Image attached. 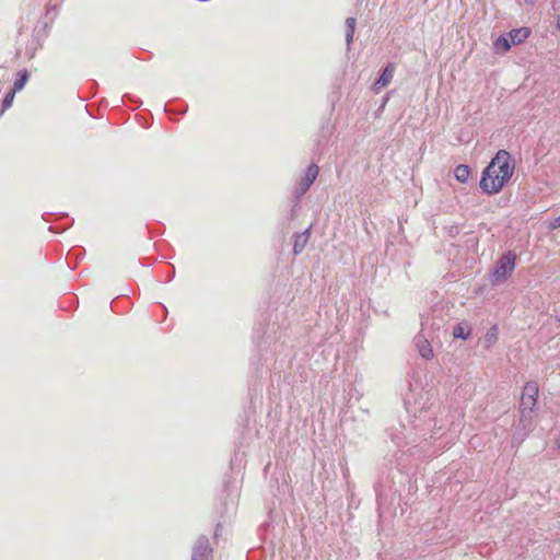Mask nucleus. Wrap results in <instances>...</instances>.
Instances as JSON below:
<instances>
[{
    "label": "nucleus",
    "mask_w": 560,
    "mask_h": 560,
    "mask_svg": "<svg viewBox=\"0 0 560 560\" xmlns=\"http://www.w3.org/2000/svg\"><path fill=\"white\" fill-rule=\"evenodd\" d=\"M515 172V162L506 150H499L481 172L479 187L486 195L501 192L511 182Z\"/></svg>",
    "instance_id": "obj_1"
},
{
    "label": "nucleus",
    "mask_w": 560,
    "mask_h": 560,
    "mask_svg": "<svg viewBox=\"0 0 560 560\" xmlns=\"http://www.w3.org/2000/svg\"><path fill=\"white\" fill-rule=\"evenodd\" d=\"M516 266V255L509 250L504 253L498 260L495 268L491 276L493 284L504 282L513 273Z\"/></svg>",
    "instance_id": "obj_2"
},
{
    "label": "nucleus",
    "mask_w": 560,
    "mask_h": 560,
    "mask_svg": "<svg viewBox=\"0 0 560 560\" xmlns=\"http://www.w3.org/2000/svg\"><path fill=\"white\" fill-rule=\"evenodd\" d=\"M538 395L539 387L536 382L530 381L524 385L520 401V413L522 417H527L534 411Z\"/></svg>",
    "instance_id": "obj_3"
},
{
    "label": "nucleus",
    "mask_w": 560,
    "mask_h": 560,
    "mask_svg": "<svg viewBox=\"0 0 560 560\" xmlns=\"http://www.w3.org/2000/svg\"><path fill=\"white\" fill-rule=\"evenodd\" d=\"M318 173H319V168L316 164H311L307 167L305 175L302 177L300 185H299V194L300 195H304L308 190L311 185L317 178Z\"/></svg>",
    "instance_id": "obj_4"
},
{
    "label": "nucleus",
    "mask_w": 560,
    "mask_h": 560,
    "mask_svg": "<svg viewBox=\"0 0 560 560\" xmlns=\"http://www.w3.org/2000/svg\"><path fill=\"white\" fill-rule=\"evenodd\" d=\"M394 72L395 66L393 63H388L373 85V89L376 93L380 92L381 89L387 86L390 83L394 77Z\"/></svg>",
    "instance_id": "obj_5"
},
{
    "label": "nucleus",
    "mask_w": 560,
    "mask_h": 560,
    "mask_svg": "<svg viewBox=\"0 0 560 560\" xmlns=\"http://www.w3.org/2000/svg\"><path fill=\"white\" fill-rule=\"evenodd\" d=\"M211 551L208 539H201L194 550L192 560H210Z\"/></svg>",
    "instance_id": "obj_6"
},
{
    "label": "nucleus",
    "mask_w": 560,
    "mask_h": 560,
    "mask_svg": "<svg viewBox=\"0 0 560 560\" xmlns=\"http://www.w3.org/2000/svg\"><path fill=\"white\" fill-rule=\"evenodd\" d=\"M529 35H530V30L528 27L524 26V27L512 30L509 33V39L512 45H518V44L525 42Z\"/></svg>",
    "instance_id": "obj_7"
},
{
    "label": "nucleus",
    "mask_w": 560,
    "mask_h": 560,
    "mask_svg": "<svg viewBox=\"0 0 560 560\" xmlns=\"http://www.w3.org/2000/svg\"><path fill=\"white\" fill-rule=\"evenodd\" d=\"M454 175L459 183H466L470 176V168L468 165L459 164L455 167Z\"/></svg>",
    "instance_id": "obj_8"
},
{
    "label": "nucleus",
    "mask_w": 560,
    "mask_h": 560,
    "mask_svg": "<svg viewBox=\"0 0 560 560\" xmlns=\"http://www.w3.org/2000/svg\"><path fill=\"white\" fill-rule=\"evenodd\" d=\"M511 45L512 44H511L509 37H505V36L498 37L495 39V42L493 43V47H494L495 51L499 54L506 52L511 48Z\"/></svg>",
    "instance_id": "obj_9"
},
{
    "label": "nucleus",
    "mask_w": 560,
    "mask_h": 560,
    "mask_svg": "<svg viewBox=\"0 0 560 560\" xmlns=\"http://www.w3.org/2000/svg\"><path fill=\"white\" fill-rule=\"evenodd\" d=\"M28 81V72L23 69L18 72V79L15 80L12 90L20 92Z\"/></svg>",
    "instance_id": "obj_10"
},
{
    "label": "nucleus",
    "mask_w": 560,
    "mask_h": 560,
    "mask_svg": "<svg viewBox=\"0 0 560 560\" xmlns=\"http://www.w3.org/2000/svg\"><path fill=\"white\" fill-rule=\"evenodd\" d=\"M15 94H16V92L14 90H11L7 93V95L4 96V98L2 101V108H1L0 115H2L7 109H9L12 106V104L14 102Z\"/></svg>",
    "instance_id": "obj_11"
},
{
    "label": "nucleus",
    "mask_w": 560,
    "mask_h": 560,
    "mask_svg": "<svg viewBox=\"0 0 560 560\" xmlns=\"http://www.w3.org/2000/svg\"><path fill=\"white\" fill-rule=\"evenodd\" d=\"M419 352H420V355L427 360H430L433 358V349L427 340H423L422 345L419 346Z\"/></svg>",
    "instance_id": "obj_12"
},
{
    "label": "nucleus",
    "mask_w": 560,
    "mask_h": 560,
    "mask_svg": "<svg viewBox=\"0 0 560 560\" xmlns=\"http://www.w3.org/2000/svg\"><path fill=\"white\" fill-rule=\"evenodd\" d=\"M469 334H470V330L466 329V327L463 324L456 325L453 330L454 338L467 339Z\"/></svg>",
    "instance_id": "obj_13"
},
{
    "label": "nucleus",
    "mask_w": 560,
    "mask_h": 560,
    "mask_svg": "<svg viewBox=\"0 0 560 560\" xmlns=\"http://www.w3.org/2000/svg\"><path fill=\"white\" fill-rule=\"evenodd\" d=\"M346 23L348 26V32H347L346 38H347V42L350 43L352 40L353 34H354L357 20L354 18H348Z\"/></svg>",
    "instance_id": "obj_14"
},
{
    "label": "nucleus",
    "mask_w": 560,
    "mask_h": 560,
    "mask_svg": "<svg viewBox=\"0 0 560 560\" xmlns=\"http://www.w3.org/2000/svg\"><path fill=\"white\" fill-rule=\"evenodd\" d=\"M307 237L305 235H299L294 242L293 250L295 254H299L303 250Z\"/></svg>",
    "instance_id": "obj_15"
},
{
    "label": "nucleus",
    "mask_w": 560,
    "mask_h": 560,
    "mask_svg": "<svg viewBox=\"0 0 560 560\" xmlns=\"http://www.w3.org/2000/svg\"><path fill=\"white\" fill-rule=\"evenodd\" d=\"M549 226L551 230L560 228V215L555 218Z\"/></svg>",
    "instance_id": "obj_16"
},
{
    "label": "nucleus",
    "mask_w": 560,
    "mask_h": 560,
    "mask_svg": "<svg viewBox=\"0 0 560 560\" xmlns=\"http://www.w3.org/2000/svg\"><path fill=\"white\" fill-rule=\"evenodd\" d=\"M497 330H498L497 326H493L491 328V331H492L491 337H493L494 339L497 338Z\"/></svg>",
    "instance_id": "obj_17"
},
{
    "label": "nucleus",
    "mask_w": 560,
    "mask_h": 560,
    "mask_svg": "<svg viewBox=\"0 0 560 560\" xmlns=\"http://www.w3.org/2000/svg\"><path fill=\"white\" fill-rule=\"evenodd\" d=\"M557 25H558V27L560 30V16L558 18Z\"/></svg>",
    "instance_id": "obj_18"
},
{
    "label": "nucleus",
    "mask_w": 560,
    "mask_h": 560,
    "mask_svg": "<svg viewBox=\"0 0 560 560\" xmlns=\"http://www.w3.org/2000/svg\"><path fill=\"white\" fill-rule=\"evenodd\" d=\"M558 446H559V448H560V441L558 442Z\"/></svg>",
    "instance_id": "obj_19"
}]
</instances>
